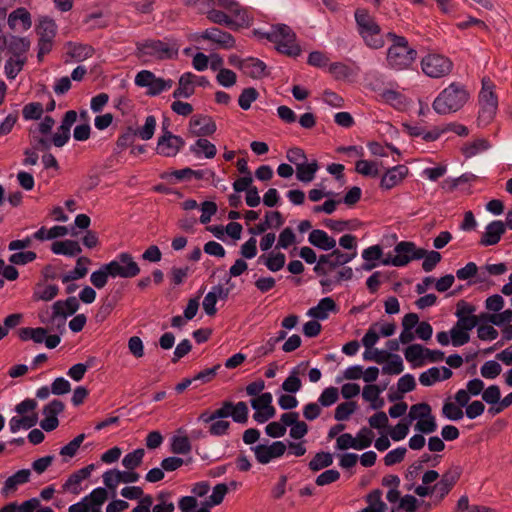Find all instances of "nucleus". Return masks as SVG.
<instances>
[{
  "instance_id": "39",
  "label": "nucleus",
  "mask_w": 512,
  "mask_h": 512,
  "mask_svg": "<svg viewBox=\"0 0 512 512\" xmlns=\"http://www.w3.org/2000/svg\"><path fill=\"white\" fill-rule=\"evenodd\" d=\"M190 151L196 157H201L203 155L208 159L214 158L217 153L216 146L205 138H200L191 145Z\"/></svg>"
},
{
  "instance_id": "4",
  "label": "nucleus",
  "mask_w": 512,
  "mask_h": 512,
  "mask_svg": "<svg viewBox=\"0 0 512 512\" xmlns=\"http://www.w3.org/2000/svg\"><path fill=\"white\" fill-rule=\"evenodd\" d=\"M386 38L391 41L386 52L387 67L394 71L410 69L417 59V50L409 45L406 37L394 32L386 33Z\"/></svg>"
},
{
  "instance_id": "5",
  "label": "nucleus",
  "mask_w": 512,
  "mask_h": 512,
  "mask_svg": "<svg viewBox=\"0 0 512 512\" xmlns=\"http://www.w3.org/2000/svg\"><path fill=\"white\" fill-rule=\"evenodd\" d=\"M469 92L460 82H452L434 99L432 107L439 115L459 111L469 100Z\"/></svg>"
},
{
  "instance_id": "43",
  "label": "nucleus",
  "mask_w": 512,
  "mask_h": 512,
  "mask_svg": "<svg viewBox=\"0 0 512 512\" xmlns=\"http://www.w3.org/2000/svg\"><path fill=\"white\" fill-rule=\"evenodd\" d=\"M441 414L450 421H459L463 418L464 411L460 406L452 402L449 397L443 403Z\"/></svg>"
},
{
  "instance_id": "1",
  "label": "nucleus",
  "mask_w": 512,
  "mask_h": 512,
  "mask_svg": "<svg viewBox=\"0 0 512 512\" xmlns=\"http://www.w3.org/2000/svg\"><path fill=\"white\" fill-rule=\"evenodd\" d=\"M187 6L195 7L207 19L232 30L249 26L248 12L236 0H185Z\"/></svg>"
},
{
  "instance_id": "21",
  "label": "nucleus",
  "mask_w": 512,
  "mask_h": 512,
  "mask_svg": "<svg viewBox=\"0 0 512 512\" xmlns=\"http://www.w3.org/2000/svg\"><path fill=\"white\" fill-rule=\"evenodd\" d=\"M506 232V225L501 220H493L485 227L482 233L479 245L483 247L494 246L499 243L502 236Z\"/></svg>"
},
{
  "instance_id": "8",
  "label": "nucleus",
  "mask_w": 512,
  "mask_h": 512,
  "mask_svg": "<svg viewBox=\"0 0 512 512\" xmlns=\"http://www.w3.org/2000/svg\"><path fill=\"white\" fill-rule=\"evenodd\" d=\"M433 328L427 321H419L416 313H408L402 318V331L399 340L402 344H409L415 338L427 341L431 339Z\"/></svg>"
},
{
  "instance_id": "56",
  "label": "nucleus",
  "mask_w": 512,
  "mask_h": 512,
  "mask_svg": "<svg viewBox=\"0 0 512 512\" xmlns=\"http://www.w3.org/2000/svg\"><path fill=\"white\" fill-rule=\"evenodd\" d=\"M328 72L336 79H347L352 75L351 68L343 62H333L328 65Z\"/></svg>"
},
{
  "instance_id": "36",
  "label": "nucleus",
  "mask_w": 512,
  "mask_h": 512,
  "mask_svg": "<svg viewBox=\"0 0 512 512\" xmlns=\"http://www.w3.org/2000/svg\"><path fill=\"white\" fill-rule=\"evenodd\" d=\"M196 75L191 72L183 73L179 78V86L173 92L174 98H189L194 93V86Z\"/></svg>"
},
{
  "instance_id": "35",
  "label": "nucleus",
  "mask_w": 512,
  "mask_h": 512,
  "mask_svg": "<svg viewBox=\"0 0 512 512\" xmlns=\"http://www.w3.org/2000/svg\"><path fill=\"white\" fill-rule=\"evenodd\" d=\"M51 251L56 255L74 257L80 254L82 249L77 241L64 240L53 242L51 245Z\"/></svg>"
},
{
  "instance_id": "28",
  "label": "nucleus",
  "mask_w": 512,
  "mask_h": 512,
  "mask_svg": "<svg viewBox=\"0 0 512 512\" xmlns=\"http://www.w3.org/2000/svg\"><path fill=\"white\" fill-rule=\"evenodd\" d=\"M30 45L31 42L29 38L11 35L7 38L5 48H7L8 52L12 54V57L27 60L26 53L29 51Z\"/></svg>"
},
{
  "instance_id": "14",
  "label": "nucleus",
  "mask_w": 512,
  "mask_h": 512,
  "mask_svg": "<svg viewBox=\"0 0 512 512\" xmlns=\"http://www.w3.org/2000/svg\"><path fill=\"white\" fill-rule=\"evenodd\" d=\"M134 83L138 87L147 88L146 94L148 96H157L173 86V80L156 77L149 70L139 71L135 76Z\"/></svg>"
},
{
  "instance_id": "47",
  "label": "nucleus",
  "mask_w": 512,
  "mask_h": 512,
  "mask_svg": "<svg viewBox=\"0 0 512 512\" xmlns=\"http://www.w3.org/2000/svg\"><path fill=\"white\" fill-rule=\"evenodd\" d=\"M59 292L56 284L38 285L33 293L34 300L50 301L54 299Z\"/></svg>"
},
{
  "instance_id": "20",
  "label": "nucleus",
  "mask_w": 512,
  "mask_h": 512,
  "mask_svg": "<svg viewBox=\"0 0 512 512\" xmlns=\"http://www.w3.org/2000/svg\"><path fill=\"white\" fill-rule=\"evenodd\" d=\"M216 129L215 122L207 115H193L189 121V131L194 136H210L215 133Z\"/></svg>"
},
{
  "instance_id": "40",
  "label": "nucleus",
  "mask_w": 512,
  "mask_h": 512,
  "mask_svg": "<svg viewBox=\"0 0 512 512\" xmlns=\"http://www.w3.org/2000/svg\"><path fill=\"white\" fill-rule=\"evenodd\" d=\"M319 169L317 160L310 163H301L296 167V177L303 183H309L314 180L316 172Z\"/></svg>"
},
{
  "instance_id": "15",
  "label": "nucleus",
  "mask_w": 512,
  "mask_h": 512,
  "mask_svg": "<svg viewBox=\"0 0 512 512\" xmlns=\"http://www.w3.org/2000/svg\"><path fill=\"white\" fill-rule=\"evenodd\" d=\"M17 334L21 341H33L36 344L44 343L47 349L56 348L61 341L59 335L48 334L47 329L42 327H23L18 329Z\"/></svg>"
},
{
  "instance_id": "13",
  "label": "nucleus",
  "mask_w": 512,
  "mask_h": 512,
  "mask_svg": "<svg viewBox=\"0 0 512 512\" xmlns=\"http://www.w3.org/2000/svg\"><path fill=\"white\" fill-rule=\"evenodd\" d=\"M394 322L379 321L372 323L367 332L362 337L361 343L365 347V352H386L383 349L374 348L380 337H390L396 331Z\"/></svg>"
},
{
  "instance_id": "11",
  "label": "nucleus",
  "mask_w": 512,
  "mask_h": 512,
  "mask_svg": "<svg viewBox=\"0 0 512 512\" xmlns=\"http://www.w3.org/2000/svg\"><path fill=\"white\" fill-rule=\"evenodd\" d=\"M104 268L108 270L112 278H133L140 273L139 265L128 252L119 253L115 259L104 264Z\"/></svg>"
},
{
  "instance_id": "30",
  "label": "nucleus",
  "mask_w": 512,
  "mask_h": 512,
  "mask_svg": "<svg viewBox=\"0 0 512 512\" xmlns=\"http://www.w3.org/2000/svg\"><path fill=\"white\" fill-rule=\"evenodd\" d=\"M31 476V472L29 469H20L16 471L13 475L9 476L1 489V494L3 496H8L10 492H14L17 490L18 485L25 484L29 482Z\"/></svg>"
},
{
  "instance_id": "22",
  "label": "nucleus",
  "mask_w": 512,
  "mask_h": 512,
  "mask_svg": "<svg viewBox=\"0 0 512 512\" xmlns=\"http://www.w3.org/2000/svg\"><path fill=\"white\" fill-rule=\"evenodd\" d=\"M436 339L441 346H448L451 344L453 347H460L469 342L470 334L456 326H453L448 332H438L436 334Z\"/></svg>"
},
{
  "instance_id": "54",
  "label": "nucleus",
  "mask_w": 512,
  "mask_h": 512,
  "mask_svg": "<svg viewBox=\"0 0 512 512\" xmlns=\"http://www.w3.org/2000/svg\"><path fill=\"white\" fill-rule=\"evenodd\" d=\"M431 413H432V409L428 403H426V402L417 403V404H414L411 406L407 420L410 421V423L416 419L418 421H421L422 419L426 418Z\"/></svg>"
},
{
  "instance_id": "61",
  "label": "nucleus",
  "mask_w": 512,
  "mask_h": 512,
  "mask_svg": "<svg viewBox=\"0 0 512 512\" xmlns=\"http://www.w3.org/2000/svg\"><path fill=\"white\" fill-rule=\"evenodd\" d=\"M249 410L245 402L240 401L234 404V408L231 409L230 417L234 422L245 424L248 421Z\"/></svg>"
},
{
  "instance_id": "45",
  "label": "nucleus",
  "mask_w": 512,
  "mask_h": 512,
  "mask_svg": "<svg viewBox=\"0 0 512 512\" xmlns=\"http://www.w3.org/2000/svg\"><path fill=\"white\" fill-rule=\"evenodd\" d=\"M107 499L108 492L103 487L95 488L89 495L84 497V501H86L89 509L91 507H96V510H98V508H101V506L105 503Z\"/></svg>"
},
{
  "instance_id": "25",
  "label": "nucleus",
  "mask_w": 512,
  "mask_h": 512,
  "mask_svg": "<svg viewBox=\"0 0 512 512\" xmlns=\"http://www.w3.org/2000/svg\"><path fill=\"white\" fill-rule=\"evenodd\" d=\"M79 309V302L75 296H70L66 300H58L52 305V318L61 317L65 319L67 316L73 315Z\"/></svg>"
},
{
  "instance_id": "12",
  "label": "nucleus",
  "mask_w": 512,
  "mask_h": 512,
  "mask_svg": "<svg viewBox=\"0 0 512 512\" xmlns=\"http://www.w3.org/2000/svg\"><path fill=\"white\" fill-rule=\"evenodd\" d=\"M333 251L329 254H322L318 258V262L314 266L313 270L318 276H327L331 271L339 266H343L356 256V251L353 253H342L338 249H332Z\"/></svg>"
},
{
  "instance_id": "60",
  "label": "nucleus",
  "mask_w": 512,
  "mask_h": 512,
  "mask_svg": "<svg viewBox=\"0 0 512 512\" xmlns=\"http://www.w3.org/2000/svg\"><path fill=\"white\" fill-rule=\"evenodd\" d=\"M37 258V254L34 251H15L9 257V262L13 265H26L33 262Z\"/></svg>"
},
{
  "instance_id": "23",
  "label": "nucleus",
  "mask_w": 512,
  "mask_h": 512,
  "mask_svg": "<svg viewBox=\"0 0 512 512\" xmlns=\"http://www.w3.org/2000/svg\"><path fill=\"white\" fill-rule=\"evenodd\" d=\"M200 38L217 44L220 48L231 49L235 46V38L229 32L217 27L207 28L201 32Z\"/></svg>"
},
{
  "instance_id": "34",
  "label": "nucleus",
  "mask_w": 512,
  "mask_h": 512,
  "mask_svg": "<svg viewBox=\"0 0 512 512\" xmlns=\"http://www.w3.org/2000/svg\"><path fill=\"white\" fill-rule=\"evenodd\" d=\"M383 250L380 245H372L362 251V258L364 263L362 269L365 271H371L379 265L378 261H382Z\"/></svg>"
},
{
  "instance_id": "49",
  "label": "nucleus",
  "mask_w": 512,
  "mask_h": 512,
  "mask_svg": "<svg viewBox=\"0 0 512 512\" xmlns=\"http://www.w3.org/2000/svg\"><path fill=\"white\" fill-rule=\"evenodd\" d=\"M144 455L145 450L143 448H137L124 456L122 465L127 470H134L142 464Z\"/></svg>"
},
{
  "instance_id": "38",
  "label": "nucleus",
  "mask_w": 512,
  "mask_h": 512,
  "mask_svg": "<svg viewBox=\"0 0 512 512\" xmlns=\"http://www.w3.org/2000/svg\"><path fill=\"white\" fill-rule=\"evenodd\" d=\"M412 368L422 367L428 363H437L444 359L445 354H404Z\"/></svg>"
},
{
  "instance_id": "59",
  "label": "nucleus",
  "mask_w": 512,
  "mask_h": 512,
  "mask_svg": "<svg viewBox=\"0 0 512 512\" xmlns=\"http://www.w3.org/2000/svg\"><path fill=\"white\" fill-rule=\"evenodd\" d=\"M299 371L297 368H294L291 371V374L284 380L282 383V389L290 394H295L298 392L302 386L300 378L297 376Z\"/></svg>"
},
{
  "instance_id": "24",
  "label": "nucleus",
  "mask_w": 512,
  "mask_h": 512,
  "mask_svg": "<svg viewBox=\"0 0 512 512\" xmlns=\"http://www.w3.org/2000/svg\"><path fill=\"white\" fill-rule=\"evenodd\" d=\"M409 169L406 165L399 164L385 171L380 181L382 190H391L399 185L408 175Z\"/></svg>"
},
{
  "instance_id": "44",
  "label": "nucleus",
  "mask_w": 512,
  "mask_h": 512,
  "mask_svg": "<svg viewBox=\"0 0 512 512\" xmlns=\"http://www.w3.org/2000/svg\"><path fill=\"white\" fill-rule=\"evenodd\" d=\"M39 39H54L57 33V25L54 20L44 17L37 26Z\"/></svg>"
},
{
  "instance_id": "32",
  "label": "nucleus",
  "mask_w": 512,
  "mask_h": 512,
  "mask_svg": "<svg viewBox=\"0 0 512 512\" xmlns=\"http://www.w3.org/2000/svg\"><path fill=\"white\" fill-rule=\"evenodd\" d=\"M20 24V27L23 31H26L31 28L32 26V20L31 15L27 11L26 8H17L16 10L12 11L8 16V25L10 29L15 30Z\"/></svg>"
},
{
  "instance_id": "55",
  "label": "nucleus",
  "mask_w": 512,
  "mask_h": 512,
  "mask_svg": "<svg viewBox=\"0 0 512 512\" xmlns=\"http://www.w3.org/2000/svg\"><path fill=\"white\" fill-rule=\"evenodd\" d=\"M43 112L44 108L40 102H30L24 105L22 109V116L26 121L39 120L41 119Z\"/></svg>"
},
{
  "instance_id": "51",
  "label": "nucleus",
  "mask_w": 512,
  "mask_h": 512,
  "mask_svg": "<svg viewBox=\"0 0 512 512\" xmlns=\"http://www.w3.org/2000/svg\"><path fill=\"white\" fill-rule=\"evenodd\" d=\"M259 97V92L254 87L244 88L238 97V105L243 110H249L253 102Z\"/></svg>"
},
{
  "instance_id": "64",
  "label": "nucleus",
  "mask_w": 512,
  "mask_h": 512,
  "mask_svg": "<svg viewBox=\"0 0 512 512\" xmlns=\"http://www.w3.org/2000/svg\"><path fill=\"white\" fill-rule=\"evenodd\" d=\"M357 173L364 176L376 177L379 174L377 164L368 160H358L355 165Z\"/></svg>"
},
{
  "instance_id": "29",
  "label": "nucleus",
  "mask_w": 512,
  "mask_h": 512,
  "mask_svg": "<svg viewBox=\"0 0 512 512\" xmlns=\"http://www.w3.org/2000/svg\"><path fill=\"white\" fill-rule=\"evenodd\" d=\"M308 241L311 245L323 251L332 250L336 246V240L321 229H313L308 236Z\"/></svg>"
},
{
  "instance_id": "33",
  "label": "nucleus",
  "mask_w": 512,
  "mask_h": 512,
  "mask_svg": "<svg viewBox=\"0 0 512 512\" xmlns=\"http://www.w3.org/2000/svg\"><path fill=\"white\" fill-rule=\"evenodd\" d=\"M381 393L382 389L380 388V385L368 384L363 388L362 397L365 401L370 403L371 409L379 410L385 404L384 399L380 397Z\"/></svg>"
},
{
  "instance_id": "2",
  "label": "nucleus",
  "mask_w": 512,
  "mask_h": 512,
  "mask_svg": "<svg viewBox=\"0 0 512 512\" xmlns=\"http://www.w3.org/2000/svg\"><path fill=\"white\" fill-rule=\"evenodd\" d=\"M181 44L173 36L162 39H145L136 44V55L144 62L174 60L178 58Z\"/></svg>"
},
{
  "instance_id": "7",
  "label": "nucleus",
  "mask_w": 512,
  "mask_h": 512,
  "mask_svg": "<svg viewBox=\"0 0 512 512\" xmlns=\"http://www.w3.org/2000/svg\"><path fill=\"white\" fill-rule=\"evenodd\" d=\"M495 85L488 77L482 79V88L479 92V112L477 122L480 126H487L490 124L498 109V98L494 92Z\"/></svg>"
},
{
  "instance_id": "17",
  "label": "nucleus",
  "mask_w": 512,
  "mask_h": 512,
  "mask_svg": "<svg viewBox=\"0 0 512 512\" xmlns=\"http://www.w3.org/2000/svg\"><path fill=\"white\" fill-rule=\"evenodd\" d=\"M287 445L283 441H274L270 445L258 444L251 447L259 464L266 465L273 459L280 458L286 452Z\"/></svg>"
},
{
  "instance_id": "41",
  "label": "nucleus",
  "mask_w": 512,
  "mask_h": 512,
  "mask_svg": "<svg viewBox=\"0 0 512 512\" xmlns=\"http://www.w3.org/2000/svg\"><path fill=\"white\" fill-rule=\"evenodd\" d=\"M68 55L75 61H84L94 54V48L87 44L68 43Z\"/></svg>"
},
{
  "instance_id": "52",
  "label": "nucleus",
  "mask_w": 512,
  "mask_h": 512,
  "mask_svg": "<svg viewBox=\"0 0 512 512\" xmlns=\"http://www.w3.org/2000/svg\"><path fill=\"white\" fill-rule=\"evenodd\" d=\"M357 408L358 405L355 401H346L340 403L334 411V418L337 421L348 420Z\"/></svg>"
},
{
  "instance_id": "9",
  "label": "nucleus",
  "mask_w": 512,
  "mask_h": 512,
  "mask_svg": "<svg viewBox=\"0 0 512 512\" xmlns=\"http://www.w3.org/2000/svg\"><path fill=\"white\" fill-rule=\"evenodd\" d=\"M395 256L388 255L381 264L385 266L404 267L413 260H420L425 255V249L419 248L412 241H400L394 247Z\"/></svg>"
},
{
  "instance_id": "19",
  "label": "nucleus",
  "mask_w": 512,
  "mask_h": 512,
  "mask_svg": "<svg viewBox=\"0 0 512 512\" xmlns=\"http://www.w3.org/2000/svg\"><path fill=\"white\" fill-rule=\"evenodd\" d=\"M184 145L185 141L181 136L165 132V135H160L158 138L156 151L164 157H175Z\"/></svg>"
},
{
  "instance_id": "3",
  "label": "nucleus",
  "mask_w": 512,
  "mask_h": 512,
  "mask_svg": "<svg viewBox=\"0 0 512 512\" xmlns=\"http://www.w3.org/2000/svg\"><path fill=\"white\" fill-rule=\"evenodd\" d=\"M355 29L364 45L372 50H380L385 46L386 34L376 17L367 8L358 7L354 11Z\"/></svg>"
},
{
  "instance_id": "42",
  "label": "nucleus",
  "mask_w": 512,
  "mask_h": 512,
  "mask_svg": "<svg viewBox=\"0 0 512 512\" xmlns=\"http://www.w3.org/2000/svg\"><path fill=\"white\" fill-rule=\"evenodd\" d=\"M491 147V144L488 140L484 138H478L466 145H464L461 149L462 154L465 158H472L477 154L488 150Z\"/></svg>"
},
{
  "instance_id": "16",
  "label": "nucleus",
  "mask_w": 512,
  "mask_h": 512,
  "mask_svg": "<svg viewBox=\"0 0 512 512\" xmlns=\"http://www.w3.org/2000/svg\"><path fill=\"white\" fill-rule=\"evenodd\" d=\"M363 359L383 365L381 369L383 374L399 375L404 370L400 354H363Z\"/></svg>"
},
{
  "instance_id": "37",
  "label": "nucleus",
  "mask_w": 512,
  "mask_h": 512,
  "mask_svg": "<svg viewBox=\"0 0 512 512\" xmlns=\"http://www.w3.org/2000/svg\"><path fill=\"white\" fill-rule=\"evenodd\" d=\"M89 263H90V259L88 257H85V256L79 257L77 259L74 269L61 276L62 283L66 284L71 281L83 278L88 272L86 265Z\"/></svg>"
},
{
  "instance_id": "58",
  "label": "nucleus",
  "mask_w": 512,
  "mask_h": 512,
  "mask_svg": "<svg viewBox=\"0 0 512 512\" xmlns=\"http://www.w3.org/2000/svg\"><path fill=\"white\" fill-rule=\"evenodd\" d=\"M502 372V366L497 360L486 361L480 368L481 376L485 379H495Z\"/></svg>"
},
{
  "instance_id": "26",
  "label": "nucleus",
  "mask_w": 512,
  "mask_h": 512,
  "mask_svg": "<svg viewBox=\"0 0 512 512\" xmlns=\"http://www.w3.org/2000/svg\"><path fill=\"white\" fill-rule=\"evenodd\" d=\"M284 218L279 211H267L265 214V220L260 222L255 227L250 228L251 234L257 235L266 232L269 228L278 229L284 224Z\"/></svg>"
},
{
  "instance_id": "53",
  "label": "nucleus",
  "mask_w": 512,
  "mask_h": 512,
  "mask_svg": "<svg viewBox=\"0 0 512 512\" xmlns=\"http://www.w3.org/2000/svg\"><path fill=\"white\" fill-rule=\"evenodd\" d=\"M156 129V118L153 115H149L145 118V123L142 127H139L134 131V134L142 140H150Z\"/></svg>"
},
{
  "instance_id": "10",
  "label": "nucleus",
  "mask_w": 512,
  "mask_h": 512,
  "mask_svg": "<svg viewBox=\"0 0 512 512\" xmlns=\"http://www.w3.org/2000/svg\"><path fill=\"white\" fill-rule=\"evenodd\" d=\"M422 72L429 78L440 79L448 76L453 70L452 60L439 53H428L421 59Z\"/></svg>"
},
{
  "instance_id": "46",
  "label": "nucleus",
  "mask_w": 512,
  "mask_h": 512,
  "mask_svg": "<svg viewBox=\"0 0 512 512\" xmlns=\"http://www.w3.org/2000/svg\"><path fill=\"white\" fill-rule=\"evenodd\" d=\"M333 463V455L330 452H318L316 455L310 460L308 466L309 469L313 472H317L323 468L329 467Z\"/></svg>"
},
{
  "instance_id": "63",
  "label": "nucleus",
  "mask_w": 512,
  "mask_h": 512,
  "mask_svg": "<svg viewBox=\"0 0 512 512\" xmlns=\"http://www.w3.org/2000/svg\"><path fill=\"white\" fill-rule=\"evenodd\" d=\"M415 430L424 435L435 432L437 430L435 416L431 413L426 418L418 421L415 425Z\"/></svg>"
},
{
  "instance_id": "57",
  "label": "nucleus",
  "mask_w": 512,
  "mask_h": 512,
  "mask_svg": "<svg viewBox=\"0 0 512 512\" xmlns=\"http://www.w3.org/2000/svg\"><path fill=\"white\" fill-rule=\"evenodd\" d=\"M374 437L375 434L369 427H362L355 437L358 450H363L370 447Z\"/></svg>"
},
{
  "instance_id": "18",
  "label": "nucleus",
  "mask_w": 512,
  "mask_h": 512,
  "mask_svg": "<svg viewBox=\"0 0 512 512\" xmlns=\"http://www.w3.org/2000/svg\"><path fill=\"white\" fill-rule=\"evenodd\" d=\"M462 473L463 468L460 465H452L442 474L440 481L434 485L439 502L450 493L459 481Z\"/></svg>"
},
{
  "instance_id": "48",
  "label": "nucleus",
  "mask_w": 512,
  "mask_h": 512,
  "mask_svg": "<svg viewBox=\"0 0 512 512\" xmlns=\"http://www.w3.org/2000/svg\"><path fill=\"white\" fill-rule=\"evenodd\" d=\"M192 449L191 442L188 436L174 435L171 438L170 450L173 454H188Z\"/></svg>"
},
{
  "instance_id": "31",
  "label": "nucleus",
  "mask_w": 512,
  "mask_h": 512,
  "mask_svg": "<svg viewBox=\"0 0 512 512\" xmlns=\"http://www.w3.org/2000/svg\"><path fill=\"white\" fill-rule=\"evenodd\" d=\"M337 306L331 297L322 298L318 304L308 310V316L316 320H325L329 316V312H335Z\"/></svg>"
},
{
  "instance_id": "6",
  "label": "nucleus",
  "mask_w": 512,
  "mask_h": 512,
  "mask_svg": "<svg viewBox=\"0 0 512 512\" xmlns=\"http://www.w3.org/2000/svg\"><path fill=\"white\" fill-rule=\"evenodd\" d=\"M260 38H264L275 44L278 52L290 57L301 54V47L296 43V34L286 24L272 25L267 32H257Z\"/></svg>"
},
{
  "instance_id": "62",
  "label": "nucleus",
  "mask_w": 512,
  "mask_h": 512,
  "mask_svg": "<svg viewBox=\"0 0 512 512\" xmlns=\"http://www.w3.org/2000/svg\"><path fill=\"white\" fill-rule=\"evenodd\" d=\"M410 421L407 418L401 419L397 425L389 430V435L393 441L403 440L409 433Z\"/></svg>"
},
{
  "instance_id": "27",
  "label": "nucleus",
  "mask_w": 512,
  "mask_h": 512,
  "mask_svg": "<svg viewBox=\"0 0 512 512\" xmlns=\"http://www.w3.org/2000/svg\"><path fill=\"white\" fill-rule=\"evenodd\" d=\"M242 73L252 79H262L268 75V69L262 60L256 57H247Z\"/></svg>"
},
{
  "instance_id": "50",
  "label": "nucleus",
  "mask_w": 512,
  "mask_h": 512,
  "mask_svg": "<svg viewBox=\"0 0 512 512\" xmlns=\"http://www.w3.org/2000/svg\"><path fill=\"white\" fill-rule=\"evenodd\" d=\"M27 60L23 58L10 57L4 65L5 75L8 79L13 80L23 69Z\"/></svg>"
}]
</instances>
